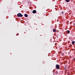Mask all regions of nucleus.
I'll use <instances>...</instances> for the list:
<instances>
[{
    "mask_svg": "<svg viewBox=\"0 0 75 75\" xmlns=\"http://www.w3.org/2000/svg\"><path fill=\"white\" fill-rule=\"evenodd\" d=\"M17 16L18 17H23V15L21 14V13H19L17 14Z\"/></svg>",
    "mask_w": 75,
    "mask_h": 75,
    "instance_id": "obj_1",
    "label": "nucleus"
},
{
    "mask_svg": "<svg viewBox=\"0 0 75 75\" xmlns=\"http://www.w3.org/2000/svg\"><path fill=\"white\" fill-rule=\"evenodd\" d=\"M56 68L57 69H59V65L58 64H56Z\"/></svg>",
    "mask_w": 75,
    "mask_h": 75,
    "instance_id": "obj_2",
    "label": "nucleus"
},
{
    "mask_svg": "<svg viewBox=\"0 0 75 75\" xmlns=\"http://www.w3.org/2000/svg\"><path fill=\"white\" fill-rule=\"evenodd\" d=\"M56 31H57V29H54L53 30V31L54 33H55V32H56Z\"/></svg>",
    "mask_w": 75,
    "mask_h": 75,
    "instance_id": "obj_3",
    "label": "nucleus"
},
{
    "mask_svg": "<svg viewBox=\"0 0 75 75\" xmlns=\"http://www.w3.org/2000/svg\"><path fill=\"white\" fill-rule=\"evenodd\" d=\"M36 12V10H33L32 12L33 13V14H35V13Z\"/></svg>",
    "mask_w": 75,
    "mask_h": 75,
    "instance_id": "obj_4",
    "label": "nucleus"
},
{
    "mask_svg": "<svg viewBox=\"0 0 75 75\" xmlns=\"http://www.w3.org/2000/svg\"><path fill=\"white\" fill-rule=\"evenodd\" d=\"M66 33L67 34H69L70 31H69V30H68L66 31Z\"/></svg>",
    "mask_w": 75,
    "mask_h": 75,
    "instance_id": "obj_5",
    "label": "nucleus"
},
{
    "mask_svg": "<svg viewBox=\"0 0 75 75\" xmlns=\"http://www.w3.org/2000/svg\"><path fill=\"white\" fill-rule=\"evenodd\" d=\"M24 16L25 17H28V15H27V14H25Z\"/></svg>",
    "mask_w": 75,
    "mask_h": 75,
    "instance_id": "obj_6",
    "label": "nucleus"
},
{
    "mask_svg": "<svg viewBox=\"0 0 75 75\" xmlns=\"http://www.w3.org/2000/svg\"><path fill=\"white\" fill-rule=\"evenodd\" d=\"M71 43L73 45H74V43H75V41H72L71 42Z\"/></svg>",
    "mask_w": 75,
    "mask_h": 75,
    "instance_id": "obj_7",
    "label": "nucleus"
},
{
    "mask_svg": "<svg viewBox=\"0 0 75 75\" xmlns=\"http://www.w3.org/2000/svg\"><path fill=\"white\" fill-rule=\"evenodd\" d=\"M58 71H56L55 72V74H58Z\"/></svg>",
    "mask_w": 75,
    "mask_h": 75,
    "instance_id": "obj_8",
    "label": "nucleus"
},
{
    "mask_svg": "<svg viewBox=\"0 0 75 75\" xmlns=\"http://www.w3.org/2000/svg\"><path fill=\"white\" fill-rule=\"evenodd\" d=\"M66 2H67L68 3L69 2V0H66Z\"/></svg>",
    "mask_w": 75,
    "mask_h": 75,
    "instance_id": "obj_9",
    "label": "nucleus"
},
{
    "mask_svg": "<svg viewBox=\"0 0 75 75\" xmlns=\"http://www.w3.org/2000/svg\"><path fill=\"white\" fill-rule=\"evenodd\" d=\"M61 13H62V14H64V12H61Z\"/></svg>",
    "mask_w": 75,
    "mask_h": 75,
    "instance_id": "obj_10",
    "label": "nucleus"
},
{
    "mask_svg": "<svg viewBox=\"0 0 75 75\" xmlns=\"http://www.w3.org/2000/svg\"><path fill=\"white\" fill-rule=\"evenodd\" d=\"M75 59L74 58V60H75Z\"/></svg>",
    "mask_w": 75,
    "mask_h": 75,
    "instance_id": "obj_11",
    "label": "nucleus"
}]
</instances>
